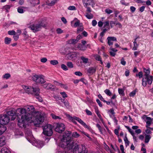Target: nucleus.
Listing matches in <instances>:
<instances>
[{
  "label": "nucleus",
  "instance_id": "49",
  "mask_svg": "<svg viewBox=\"0 0 153 153\" xmlns=\"http://www.w3.org/2000/svg\"><path fill=\"white\" fill-rule=\"evenodd\" d=\"M136 91L134 90L131 92L129 94V96L131 97H133L136 94Z\"/></svg>",
  "mask_w": 153,
  "mask_h": 153
},
{
  "label": "nucleus",
  "instance_id": "8",
  "mask_svg": "<svg viewBox=\"0 0 153 153\" xmlns=\"http://www.w3.org/2000/svg\"><path fill=\"white\" fill-rule=\"evenodd\" d=\"M53 127L50 124H48L45 126L43 128V133L48 136H51L53 134L52 129Z\"/></svg>",
  "mask_w": 153,
  "mask_h": 153
},
{
  "label": "nucleus",
  "instance_id": "14",
  "mask_svg": "<svg viewBox=\"0 0 153 153\" xmlns=\"http://www.w3.org/2000/svg\"><path fill=\"white\" fill-rule=\"evenodd\" d=\"M143 118L144 120L146 123V127L148 128V126H149L152 123V119L151 117H147L146 115L143 116Z\"/></svg>",
  "mask_w": 153,
  "mask_h": 153
},
{
  "label": "nucleus",
  "instance_id": "12",
  "mask_svg": "<svg viewBox=\"0 0 153 153\" xmlns=\"http://www.w3.org/2000/svg\"><path fill=\"white\" fill-rule=\"evenodd\" d=\"M65 128L64 124L62 123H58L55 128V131L59 133H61L64 131Z\"/></svg>",
  "mask_w": 153,
  "mask_h": 153
},
{
  "label": "nucleus",
  "instance_id": "52",
  "mask_svg": "<svg viewBox=\"0 0 153 153\" xmlns=\"http://www.w3.org/2000/svg\"><path fill=\"white\" fill-rule=\"evenodd\" d=\"M8 34L11 35H15L16 33V32L13 30H10L8 32Z\"/></svg>",
  "mask_w": 153,
  "mask_h": 153
},
{
  "label": "nucleus",
  "instance_id": "31",
  "mask_svg": "<svg viewBox=\"0 0 153 153\" xmlns=\"http://www.w3.org/2000/svg\"><path fill=\"white\" fill-rule=\"evenodd\" d=\"M59 0H53L50 3L47 4L49 6H52L54 5Z\"/></svg>",
  "mask_w": 153,
  "mask_h": 153
},
{
  "label": "nucleus",
  "instance_id": "23",
  "mask_svg": "<svg viewBox=\"0 0 153 153\" xmlns=\"http://www.w3.org/2000/svg\"><path fill=\"white\" fill-rule=\"evenodd\" d=\"M77 48L81 51H85L86 48L85 46L81 44H78Z\"/></svg>",
  "mask_w": 153,
  "mask_h": 153
},
{
  "label": "nucleus",
  "instance_id": "32",
  "mask_svg": "<svg viewBox=\"0 0 153 153\" xmlns=\"http://www.w3.org/2000/svg\"><path fill=\"white\" fill-rule=\"evenodd\" d=\"M94 57L96 60L100 62L101 64H103V62L102 61L101 58L100 56L98 55H96L94 56Z\"/></svg>",
  "mask_w": 153,
  "mask_h": 153
},
{
  "label": "nucleus",
  "instance_id": "15",
  "mask_svg": "<svg viewBox=\"0 0 153 153\" xmlns=\"http://www.w3.org/2000/svg\"><path fill=\"white\" fill-rule=\"evenodd\" d=\"M82 2L84 6L87 7L88 6L91 5L93 7L94 3L93 0H82Z\"/></svg>",
  "mask_w": 153,
  "mask_h": 153
},
{
  "label": "nucleus",
  "instance_id": "41",
  "mask_svg": "<svg viewBox=\"0 0 153 153\" xmlns=\"http://www.w3.org/2000/svg\"><path fill=\"white\" fill-rule=\"evenodd\" d=\"M83 30V27L82 25H81V26H80L79 27H78L77 28V33H79L82 31Z\"/></svg>",
  "mask_w": 153,
  "mask_h": 153
},
{
  "label": "nucleus",
  "instance_id": "46",
  "mask_svg": "<svg viewBox=\"0 0 153 153\" xmlns=\"http://www.w3.org/2000/svg\"><path fill=\"white\" fill-rule=\"evenodd\" d=\"M110 117L112 118L113 119L114 122L115 123L116 125H117V120L116 119V118L114 116H112L110 115Z\"/></svg>",
  "mask_w": 153,
  "mask_h": 153
},
{
  "label": "nucleus",
  "instance_id": "27",
  "mask_svg": "<svg viewBox=\"0 0 153 153\" xmlns=\"http://www.w3.org/2000/svg\"><path fill=\"white\" fill-rule=\"evenodd\" d=\"M25 7L23 6L19 7L18 8L17 11L19 13H24L23 9H25Z\"/></svg>",
  "mask_w": 153,
  "mask_h": 153
},
{
  "label": "nucleus",
  "instance_id": "25",
  "mask_svg": "<svg viewBox=\"0 0 153 153\" xmlns=\"http://www.w3.org/2000/svg\"><path fill=\"white\" fill-rule=\"evenodd\" d=\"M0 153H10V152L6 147H3L0 151Z\"/></svg>",
  "mask_w": 153,
  "mask_h": 153
},
{
  "label": "nucleus",
  "instance_id": "42",
  "mask_svg": "<svg viewBox=\"0 0 153 153\" xmlns=\"http://www.w3.org/2000/svg\"><path fill=\"white\" fill-rule=\"evenodd\" d=\"M118 91L119 94L122 95L124 96V92L123 90L121 88H119Z\"/></svg>",
  "mask_w": 153,
  "mask_h": 153
},
{
  "label": "nucleus",
  "instance_id": "29",
  "mask_svg": "<svg viewBox=\"0 0 153 153\" xmlns=\"http://www.w3.org/2000/svg\"><path fill=\"white\" fill-rule=\"evenodd\" d=\"M11 39L10 38L6 37L4 39V43L5 44L8 45L10 43Z\"/></svg>",
  "mask_w": 153,
  "mask_h": 153
},
{
  "label": "nucleus",
  "instance_id": "33",
  "mask_svg": "<svg viewBox=\"0 0 153 153\" xmlns=\"http://www.w3.org/2000/svg\"><path fill=\"white\" fill-rule=\"evenodd\" d=\"M133 43L134 44V46L132 48V50L134 51L136 50H137L138 46V45L137 44L136 39L134 40Z\"/></svg>",
  "mask_w": 153,
  "mask_h": 153
},
{
  "label": "nucleus",
  "instance_id": "30",
  "mask_svg": "<svg viewBox=\"0 0 153 153\" xmlns=\"http://www.w3.org/2000/svg\"><path fill=\"white\" fill-rule=\"evenodd\" d=\"M11 7L9 5H5L3 7V9L6 10V11L7 12H9V10L10 9Z\"/></svg>",
  "mask_w": 153,
  "mask_h": 153
},
{
  "label": "nucleus",
  "instance_id": "39",
  "mask_svg": "<svg viewBox=\"0 0 153 153\" xmlns=\"http://www.w3.org/2000/svg\"><path fill=\"white\" fill-rule=\"evenodd\" d=\"M78 41L76 39H73L68 41V43L70 44H75Z\"/></svg>",
  "mask_w": 153,
  "mask_h": 153
},
{
  "label": "nucleus",
  "instance_id": "59",
  "mask_svg": "<svg viewBox=\"0 0 153 153\" xmlns=\"http://www.w3.org/2000/svg\"><path fill=\"white\" fill-rule=\"evenodd\" d=\"M105 11L106 13L108 14H110L111 13H112V10L108 9H106Z\"/></svg>",
  "mask_w": 153,
  "mask_h": 153
},
{
  "label": "nucleus",
  "instance_id": "58",
  "mask_svg": "<svg viewBox=\"0 0 153 153\" xmlns=\"http://www.w3.org/2000/svg\"><path fill=\"white\" fill-rule=\"evenodd\" d=\"M85 112L88 115H92V112L88 109H85Z\"/></svg>",
  "mask_w": 153,
  "mask_h": 153
},
{
  "label": "nucleus",
  "instance_id": "44",
  "mask_svg": "<svg viewBox=\"0 0 153 153\" xmlns=\"http://www.w3.org/2000/svg\"><path fill=\"white\" fill-rule=\"evenodd\" d=\"M85 16L88 19H91L93 17V15L91 13H86Z\"/></svg>",
  "mask_w": 153,
  "mask_h": 153
},
{
  "label": "nucleus",
  "instance_id": "64",
  "mask_svg": "<svg viewBox=\"0 0 153 153\" xmlns=\"http://www.w3.org/2000/svg\"><path fill=\"white\" fill-rule=\"evenodd\" d=\"M61 20L64 24H66L67 23V20L64 17H62L61 18Z\"/></svg>",
  "mask_w": 153,
  "mask_h": 153
},
{
  "label": "nucleus",
  "instance_id": "26",
  "mask_svg": "<svg viewBox=\"0 0 153 153\" xmlns=\"http://www.w3.org/2000/svg\"><path fill=\"white\" fill-rule=\"evenodd\" d=\"M61 101L64 103L66 107L67 108L69 107V104L68 100H65V99H61Z\"/></svg>",
  "mask_w": 153,
  "mask_h": 153
},
{
  "label": "nucleus",
  "instance_id": "40",
  "mask_svg": "<svg viewBox=\"0 0 153 153\" xmlns=\"http://www.w3.org/2000/svg\"><path fill=\"white\" fill-rule=\"evenodd\" d=\"M103 24H104L103 27L104 28H106V27H110L109 21H105V22H104Z\"/></svg>",
  "mask_w": 153,
  "mask_h": 153
},
{
  "label": "nucleus",
  "instance_id": "24",
  "mask_svg": "<svg viewBox=\"0 0 153 153\" xmlns=\"http://www.w3.org/2000/svg\"><path fill=\"white\" fill-rule=\"evenodd\" d=\"M6 127L3 126H0V135L2 134L6 130Z\"/></svg>",
  "mask_w": 153,
  "mask_h": 153
},
{
  "label": "nucleus",
  "instance_id": "38",
  "mask_svg": "<svg viewBox=\"0 0 153 153\" xmlns=\"http://www.w3.org/2000/svg\"><path fill=\"white\" fill-rule=\"evenodd\" d=\"M51 115L52 117L54 119L56 120L61 119V118L59 117L56 116L53 114H51Z\"/></svg>",
  "mask_w": 153,
  "mask_h": 153
},
{
  "label": "nucleus",
  "instance_id": "7",
  "mask_svg": "<svg viewBox=\"0 0 153 153\" xmlns=\"http://www.w3.org/2000/svg\"><path fill=\"white\" fill-rule=\"evenodd\" d=\"M73 153H87L84 146L76 144L73 148Z\"/></svg>",
  "mask_w": 153,
  "mask_h": 153
},
{
  "label": "nucleus",
  "instance_id": "5",
  "mask_svg": "<svg viewBox=\"0 0 153 153\" xmlns=\"http://www.w3.org/2000/svg\"><path fill=\"white\" fill-rule=\"evenodd\" d=\"M65 115L69 120L72 121L75 124H76V122L75 120H76L80 123L85 128L88 129L89 130H91V128L89 126L87 125L81 119H80L79 117L75 116L72 117L69 114H65Z\"/></svg>",
  "mask_w": 153,
  "mask_h": 153
},
{
  "label": "nucleus",
  "instance_id": "51",
  "mask_svg": "<svg viewBox=\"0 0 153 153\" xmlns=\"http://www.w3.org/2000/svg\"><path fill=\"white\" fill-rule=\"evenodd\" d=\"M120 3L123 5L127 6L129 5V3H126L124 0H121Z\"/></svg>",
  "mask_w": 153,
  "mask_h": 153
},
{
  "label": "nucleus",
  "instance_id": "13",
  "mask_svg": "<svg viewBox=\"0 0 153 153\" xmlns=\"http://www.w3.org/2000/svg\"><path fill=\"white\" fill-rule=\"evenodd\" d=\"M74 25L73 26L74 27L81 26L82 25V23H80V21L77 19V18H75L74 20L71 22V25L72 26L73 24Z\"/></svg>",
  "mask_w": 153,
  "mask_h": 153
},
{
  "label": "nucleus",
  "instance_id": "2",
  "mask_svg": "<svg viewBox=\"0 0 153 153\" xmlns=\"http://www.w3.org/2000/svg\"><path fill=\"white\" fill-rule=\"evenodd\" d=\"M71 132L66 131L61 139L57 150L58 153H62L63 150L65 153H73V148L76 143L72 140L70 137Z\"/></svg>",
  "mask_w": 153,
  "mask_h": 153
},
{
  "label": "nucleus",
  "instance_id": "9",
  "mask_svg": "<svg viewBox=\"0 0 153 153\" xmlns=\"http://www.w3.org/2000/svg\"><path fill=\"white\" fill-rule=\"evenodd\" d=\"M153 81V76L143 77L142 80V85L145 87L151 85Z\"/></svg>",
  "mask_w": 153,
  "mask_h": 153
},
{
  "label": "nucleus",
  "instance_id": "63",
  "mask_svg": "<svg viewBox=\"0 0 153 153\" xmlns=\"http://www.w3.org/2000/svg\"><path fill=\"white\" fill-rule=\"evenodd\" d=\"M57 33L58 34H60L63 33V31L60 28H58L56 30Z\"/></svg>",
  "mask_w": 153,
  "mask_h": 153
},
{
  "label": "nucleus",
  "instance_id": "21",
  "mask_svg": "<svg viewBox=\"0 0 153 153\" xmlns=\"http://www.w3.org/2000/svg\"><path fill=\"white\" fill-rule=\"evenodd\" d=\"M6 139L4 137H0V146H2L6 143Z\"/></svg>",
  "mask_w": 153,
  "mask_h": 153
},
{
  "label": "nucleus",
  "instance_id": "22",
  "mask_svg": "<svg viewBox=\"0 0 153 153\" xmlns=\"http://www.w3.org/2000/svg\"><path fill=\"white\" fill-rule=\"evenodd\" d=\"M96 71V69L94 67H90L87 69V72L91 74H93Z\"/></svg>",
  "mask_w": 153,
  "mask_h": 153
},
{
  "label": "nucleus",
  "instance_id": "1",
  "mask_svg": "<svg viewBox=\"0 0 153 153\" xmlns=\"http://www.w3.org/2000/svg\"><path fill=\"white\" fill-rule=\"evenodd\" d=\"M34 108L32 105H27L23 108H19L16 111L18 118V125L20 128H25L27 121L31 122L34 119Z\"/></svg>",
  "mask_w": 153,
  "mask_h": 153
},
{
  "label": "nucleus",
  "instance_id": "20",
  "mask_svg": "<svg viewBox=\"0 0 153 153\" xmlns=\"http://www.w3.org/2000/svg\"><path fill=\"white\" fill-rule=\"evenodd\" d=\"M42 86L44 88L48 90L52 88L53 87V85L50 83H45Z\"/></svg>",
  "mask_w": 153,
  "mask_h": 153
},
{
  "label": "nucleus",
  "instance_id": "62",
  "mask_svg": "<svg viewBox=\"0 0 153 153\" xmlns=\"http://www.w3.org/2000/svg\"><path fill=\"white\" fill-rule=\"evenodd\" d=\"M86 98L87 101L89 103H91L93 102L92 100L89 97H87Z\"/></svg>",
  "mask_w": 153,
  "mask_h": 153
},
{
  "label": "nucleus",
  "instance_id": "34",
  "mask_svg": "<svg viewBox=\"0 0 153 153\" xmlns=\"http://www.w3.org/2000/svg\"><path fill=\"white\" fill-rule=\"evenodd\" d=\"M11 76L10 74L9 73H6L4 74L2 76L3 79H7Z\"/></svg>",
  "mask_w": 153,
  "mask_h": 153
},
{
  "label": "nucleus",
  "instance_id": "60",
  "mask_svg": "<svg viewBox=\"0 0 153 153\" xmlns=\"http://www.w3.org/2000/svg\"><path fill=\"white\" fill-rule=\"evenodd\" d=\"M74 74L77 76H81L82 75V74L80 71H76L74 72Z\"/></svg>",
  "mask_w": 153,
  "mask_h": 153
},
{
  "label": "nucleus",
  "instance_id": "19",
  "mask_svg": "<svg viewBox=\"0 0 153 153\" xmlns=\"http://www.w3.org/2000/svg\"><path fill=\"white\" fill-rule=\"evenodd\" d=\"M144 71L145 73V74L144 75L143 77H147L149 76H152L149 75L150 73V70L149 68H143Z\"/></svg>",
  "mask_w": 153,
  "mask_h": 153
},
{
  "label": "nucleus",
  "instance_id": "10",
  "mask_svg": "<svg viewBox=\"0 0 153 153\" xmlns=\"http://www.w3.org/2000/svg\"><path fill=\"white\" fill-rule=\"evenodd\" d=\"M32 79L34 82L38 83H44L45 82V77L42 75H34L32 77Z\"/></svg>",
  "mask_w": 153,
  "mask_h": 153
},
{
  "label": "nucleus",
  "instance_id": "6",
  "mask_svg": "<svg viewBox=\"0 0 153 153\" xmlns=\"http://www.w3.org/2000/svg\"><path fill=\"white\" fill-rule=\"evenodd\" d=\"M25 92L28 94H32L37 96L39 94V89L38 88H34L30 86L23 85L22 86Z\"/></svg>",
  "mask_w": 153,
  "mask_h": 153
},
{
  "label": "nucleus",
  "instance_id": "43",
  "mask_svg": "<svg viewBox=\"0 0 153 153\" xmlns=\"http://www.w3.org/2000/svg\"><path fill=\"white\" fill-rule=\"evenodd\" d=\"M58 63V61L56 60H52L50 61V63L53 65H57Z\"/></svg>",
  "mask_w": 153,
  "mask_h": 153
},
{
  "label": "nucleus",
  "instance_id": "28",
  "mask_svg": "<svg viewBox=\"0 0 153 153\" xmlns=\"http://www.w3.org/2000/svg\"><path fill=\"white\" fill-rule=\"evenodd\" d=\"M151 138V136L150 135H145V143H147L149 141L150 139Z\"/></svg>",
  "mask_w": 153,
  "mask_h": 153
},
{
  "label": "nucleus",
  "instance_id": "55",
  "mask_svg": "<svg viewBox=\"0 0 153 153\" xmlns=\"http://www.w3.org/2000/svg\"><path fill=\"white\" fill-rule=\"evenodd\" d=\"M68 9L71 10H76V8L74 6H71L68 7Z\"/></svg>",
  "mask_w": 153,
  "mask_h": 153
},
{
  "label": "nucleus",
  "instance_id": "11",
  "mask_svg": "<svg viewBox=\"0 0 153 153\" xmlns=\"http://www.w3.org/2000/svg\"><path fill=\"white\" fill-rule=\"evenodd\" d=\"M46 25L41 23L39 24H34L31 25L29 28L32 30L33 32L37 31L40 30L42 27H45Z\"/></svg>",
  "mask_w": 153,
  "mask_h": 153
},
{
  "label": "nucleus",
  "instance_id": "45",
  "mask_svg": "<svg viewBox=\"0 0 153 153\" xmlns=\"http://www.w3.org/2000/svg\"><path fill=\"white\" fill-rule=\"evenodd\" d=\"M104 92L108 96H110L111 95V93L110 92V91L108 89L105 90L104 91Z\"/></svg>",
  "mask_w": 153,
  "mask_h": 153
},
{
  "label": "nucleus",
  "instance_id": "3",
  "mask_svg": "<svg viewBox=\"0 0 153 153\" xmlns=\"http://www.w3.org/2000/svg\"><path fill=\"white\" fill-rule=\"evenodd\" d=\"M16 116V112L13 111L8 112L6 114L0 115V124L2 125L7 124L10 122V118L12 120L15 119Z\"/></svg>",
  "mask_w": 153,
  "mask_h": 153
},
{
  "label": "nucleus",
  "instance_id": "17",
  "mask_svg": "<svg viewBox=\"0 0 153 153\" xmlns=\"http://www.w3.org/2000/svg\"><path fill=\"white\" fill-rule=\"evenodd\" d=\"M78 53L76 52H74L69 53L68 54V57L70 59H74L77 57Z\"/></svg>",
  "mask_w": 153,
  "mask_h": 153
},
{
  "label": "nucleus",
  "instance_id": "47",
  "mask_svg": "<svg viewBox=\"0 0 153 153\" xmlns=\"http://www.w3.org/2000/svg\"><path fill=\"white\" fill-rule=\"evenodd\" d=\"M67 66L70 68H73L74 67L73 65L71 62H68L67 63Z\"/></svg>",
  "mask_w": 153,
  "mask_h": 153
},
{
  "label": "nucleus",
  "instance_id": "16",
  "mask_svg": "<svg viewBox=\"0 0 153 153\" xmlns=\"http://www.w3.org/2000/svg\"><path fill=\"white\" fill-rule=\"evenodd\" d=\"M107 39L108 40V43L109 45H112L113 44V42L116 41V38L114 36L108 37Z\"/></svg>",
  "mask_w": 153,
  "mask_h": 153
},
{
  "label": "nucleus",
  "instance_id": "61",
  "mask_svg": "<svg viewBox=\"0 0 153 153\" xmlns=\"http://www.w3.org/2000/svg\"><path fill=\"white\" fill-rule=\"evenodd\" d=\"M97 114L98 117H99V119H100V120L102 121V122L103 121V119L102 118V117L100 115V112H98L97 113H96Z\"/></svg>",
  "mask_w": 153,
  "mask_h": 153
},
{
  "label": "nucleus",
  "instance_id": "57",
  "mask_svg": "<svg viewBox=\"0 0 153 153\" xmlns=\"http://www.w3.org/2000/svg\"><path fill=\"white\" fill-rule=\"evenodd\" d=\"M47 59L45 57H44L41 59L40 61L42 62L45 63L47 61Z\"/></svg>",
  "mask_w": 153,
  "mask_h": 153
},
{
  "label": "nucleus",
  "instance_id": "53",
  "mask_svg": "<svg viewBox=\"0 0 153 153\" xmlns=\"http://www.w3.org/2000/svg\"><path fill=\"white\" fill-rule=\"evenodd\" d=\"M104 144H105L104 147H105V149L108 152H110V150H111L110 149L109 147L105 143H104Z\"/></svg>",
  "mask_w": 153,
  "mask_h": 153
},
{
  "label": "nucleus",
  "instance_id": "54",
  "mask_svg": "<svg viewBox=\"0 0 153 153\" xmlns=\"http://www.w3.org/2000/svg\"><path fill=\"white\" fill-rule=\"evenodd\" d=\"M136 76H138L140 79L143 76V73L142 72L140 71L139 72L138 74H136Z\"/></svg>",
  "mask_w": 153,
  "mask_h": 153
},
{
  "label": "nucleus",
  "instance_id": "35",
  "mask_svg": "<svg viewBox=\"0 0 153 153\" xmlns=\"http://www.w3.org/2000/svg\"><path fill=\"white\" fill-rule=\"evenodd\" d=\"M81 59L82 61L85 64L87 63L88 62V59L83 56L81 57Z\"/></svg>",
  "mask_w": 153,
  "mask_h": 153
},
{
  "label": "nucleus",
  "instance_id": "18",
  "mask_svg": "<svg viewBox=\"0 0 153 153\" xmlns=\"http://www.w3.org/2000/svg\"><path fill=\"white\" fill-rule=\"evenodd\" d=\"M34 145L38 148L42 147L44 145L43 142L40 140H38L35 142Z\"/></svg>",
  "mask_w": 153,
  "mask_h": 153
},
{
  "label": "nucleus",
  "instance_id": "37",
  "mask_svg": "<svg viewBox=\"0 0 153 153\" xmlns=\"http://www.w3.org/2000/svg\"><path fill=\"white\" fill-rule=\"evenodd\" d=\"M126 127L128 129V131L130 133L132 136L135 135V134L134 131L132 130L128 126H126Z\"/></svg>",
  "mask_w": 153,
  "mask_h": 153
},
{
  "label": "nucleus",
  "instance_id": "50",
  "mask_svg": "<svg viewBox=\"0 0 153 153\" xmlns=\"http://www.w3.org/2000/svg\"><path fill=\"white\" fill-rule=\"evenodd\" d=\"M61 68L64 71H67L68 69L67 66L64 64L61 65Z\"/></svg>",
  "mask_w": 153,
  "mask_h": 153
},
{
  "label": "nucleus",
  "instance_id": "36",
  "mask_svg": "<svg viewBox=\"0 0 153 153\" xmlns=\"http://www.w3.org/2000/svg\"><path fill=\"white\" fill-rule=\"evenodd\" d=\"M72 135V137L75 138H78L80 136V135L76 131L73 132Z\"/></svg>",
  "mask_w": 153,
  "mask_h": 153
},
{
  "label": "nucleus",
  "instance_id": "4",
  "mask_svg": "<svg viewBox=\"0 0 153 153\" xmlns=\"http://www.w3.org/2000/svg\"><path fill=\"white\" fill-rule=\"evenodd\" d=\"M44 120V117L42 114L40 112H37L34 114V119L31 122L27 121V122L33 123L35 125L43 123Z\"/></svg>",
  "mask_w": 153,
  "mask_h": 153
},
{
  "label": "nucleus",
  "instance_id": "48",
  "mask_svg": "<svg viewBox=\"0 0 153 153\" xmlns=\"http://www.w3.org/2000/svg\"><path fill=\"white\" fill-rule=\"evenodd\" d=\"M60 94L62 96V97L64 98H66L68 97V95L66 94L65 92H61Z\"/></svg>",
  "mask_w": 153,
  "mask_h": 153
},
{
  "label": "nucleus",
  "instance_id": "56",
  "mask_svg": "<svg viewBox=\"0 0 153 153\" xmlns=\"http://www.w3.org/2000/svg\"><path fill=\"white\" fill-rule=\"evenodd\" d=\"M109 111L111 114H110L109 115H111L112 116H114L115 112H114V110L113 108L110 109L109 110Z\"/></svg>",
  "mask_w": 153,
  "mask_h": 153
}]
</instances>
